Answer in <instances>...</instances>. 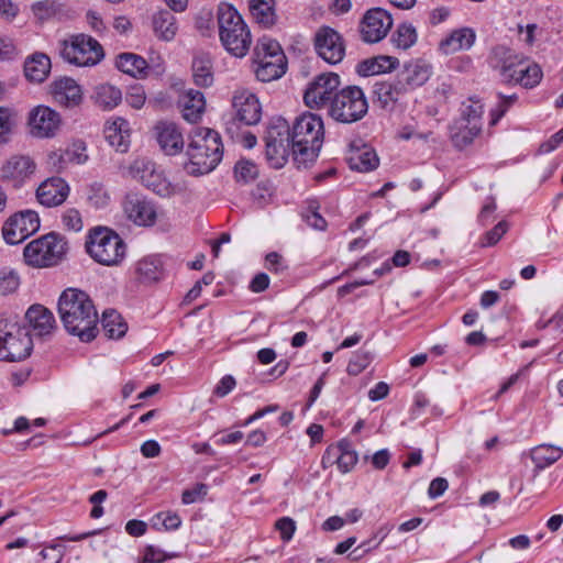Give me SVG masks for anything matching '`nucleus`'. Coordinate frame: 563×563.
<instances>
[{
  "instance_id": "1",
  "label": "nucleus",
  "mask_w": 563,
  "mask_h": 563,
  "mask_svg": "<svg viewBox=\"0 0 563 563\" xmlns=\"http://www.w3.org/2000/svg\"><path fill=\"white\" fill-rule=\"evenodd\" d=\"M57 310L65 330L90 342L97 336L98 312L87 292L79 288L65 289L58 299Z\"/></svg>"
},
{
  "instance_id": "2",
  "label": "nucleus",
  "mask_w": 563,
  "mask_h": 563,
  "mask_svg": "<svg viewBox=\"0 0 563 563\" xmlns=\"http://www.w3.org/2000/svg\"><path fill=\"white\" fill-rule=\"evenodd\" d=\"M184 164L185 170L195 176L208 174L221 162L223 145L218 132L199 128L190 137Z\"/></svg>"
},
{
  "instance_id": "3",
  "label": "nucleus",
  "mask_w": 563,
  "mask_h": 563,
  "mask_svg": "<svg viewBox=\"0 0 563 563\" xmlns=\"http://www.w3.org/2000/svg\"><path fill=\"white\" fill-rule=\"evenodd\" d=\"M290 131L294 161L298 165H307L316 161L324 136L321 117L305 112L296 119Z\"/></svg>"
},
{
  "instance_id": "4",
  "label": "nucleus",
  "mask_w": 563,
  "mask_h": 563,
  "mask_svg": "<svg viewBox=\"0 0 563 563\" xmlns=\"http://www.w3.org/2000/svg\"><path fill=\"white\" fill-rule=\"evenodd\" d=\"M218 25L221 44L234 57H244L251 47L252 35L240 13L228 3L218 9Z\"/></svg>"
},
{
  "instance_id": "5",
  "label": "nucleus",
  "mask_w": 563,
  "mask_h": 563,
  "mask_svg": "<svg viewBox=\"0 0 563 563\" xmlns=\"http://www.w3.org/2000/svg\"><path fill=\"white\" fill-rule=\"evenodd\" d=\"M85 250L98 264L117 266L125 257L126 245L114 230L107 227H95L87 233Z\"/></svg>"
},
{
  "instance_id": "6",
  "label": "nucleus",
  "mask_w": 563,
  "mask_h": 563,
  "mask_svg": "<svg viewBox=\"0 0 563 563\" xmlns=\"http://www.w3.org/2000/svg\"><path fill=\"white\" fill-rule=\"evenodd\" d=\"M68 251L69 244L66 236L49 232L27 243L23 250V257L29 266L48 268L65 261Z\"/></svg>"
},
{
  "instance_id": "7",
  "label": "nucleus",
  "mask_w": 563,
  "mask_h": 563,
  "mask_svg": "<svg viewBox=\"0 0 563 563\" xmlns=\"http://www.w3.org/2000/svg\"><path fill=\"white\" fill-rule=\"evenodd\" d=\"M59 54L65 62L79 67L95 66L104 57L101 44L84 33L73 34L60 41Z\"/></svg>"
},
{
  "instance_id": "8",
  "label": "nucleus",
  "mask_w": 563,
  "mask_h": 563,
  "mask_svg": "<svg viewBox=\"0 0 563 563\" xmlns=\"http://www.w3.org/2000/svg\"><path fill=\"white\" fill-rule=\"evenodd\" d=\"M368 111L364 91L357 86H346L336 91L328 110V115L340 123L360 121Z\"/></svg>"
},
{
  "instance_id": "9",
  "label": "nucleus",
  "mask_w": 563,
  "mask_h": 563,
  "mask_svg": "<svg viewBox=\"0 0 563 563\" xmlns=\"http://www.w3.org/2000/svg\"><path fill=\"white\" fill-rule=\"evenodd\" d=\"M33 350V341L24 327L18 322L0 321V361L21 362Z\"/></svg>"
},
{
  "instance_id": "10",
  "label": "nucleus",
  "mask_w": 563,
  "mask_h": 563,
  "mask_svg": "<svg viewBox=\"0 0 563 563\" xmlns=\"http://www.w3.org/2000/svg\"><path fill=\"white\" fill-rule=\"evenodd\" d=\"M266 157L275 168L285 165L292 156L291 131L288 122L278 117L271 120L265 134Z\"/></svg>"
},
{
  "instance_id": "11",
  "label": "nucleus",
  "mask_w": 563,
  "mask_h": 563,
  "mask_svg": "<svg viewBox=\"0 0 563 563\" xmlns=\"http://www.w3.org/2000/svg\"><path fill=\"white\" fill-rule=\"evenodd\" d=\"M340 76L335 73H322L316 76L303 93L305 104L310 109H327L328 111L334 95L340 91Z\"/></svg>"
},
{
  "instance_id": "12",
  "label": "nucleus",
  "mask_w": 563,
  "mask_h": 563,
  "mask_svg": "<svg viewBox=\"0 0 563 563\" xmlns=\"http://www.w3.org/2000/svg\"><path fill=\"white\" fill-rule=\"evenodd\" d=\"M132 178L141 181L145 187L161 197H170L176 187L165 177L163 172L155 168V164L146 158H136L130 166Z\"/></svg>"
},
{
  "instance_id": "13",
  "label": "nucleus",
  "mask_w": 563,
  "mask_h": 563,
  "mask_svg": "<svg viewBox=\"0 0 563 563\" xmlns=\"http://www.w3.org/2000/svg\"><path fill=\"white\" fill-rule=\"evenodd\" d=\"M41 225L37 212L20 211L11 216L2 227V235L8 244H19L38 231Z\"/></svg>"
},
{
  "instance_id": "14",
  "label": "nucleus",
  "mask_w": 563,
  "mask_h": 563,
  "mask_svg": "<svg viewBox=\"0 0 563 563\" xmlns=\"http://www.w3.org/2000/svg\"><path fill=\"white\" fill-rule=\"evenodd\" d=\"M24 322L31 339L34 336L42 341L52 339L58 329L53 311L41 303H34L26 309Z\"/></svg>"
},
{
  "instance_id": "15",
  "label": "nucleus",
  "mask_w": 563,
  "mask_h": 563,
  "mask_svg": "<svg viewBox=\"0 0 563 563\" xmlns=\"http://www.w3.org/2000/svg\"><path fill=\"white\" fill-rule=\"evenodd\" d=\"M314 49L328 64L335 65L345 56V43L342 35L330 26H321L314 34Z\"/></svg>"
},
{
  "instance_id": "16",
  "label": "nucleus",
  "mask_w": 563,
  "mask_h": 563,
  "mask_svg": "<svg viewBox=\"0 0 563 563\" xmlns=\"http://www.w3.org/2000/svg\"><path fill=\"white\" fill-rule=\"evenodd\" d=\"M393 26V18L388 11L382 8H373L366 11L361 25V37L366 43L382 41Z\"/></svg>"
},
{
  "instance_id": "17",
  "label": "nucleus",
  "mask_w": 563,
  "mask_h": 563,
  "mask_svg": "<svg viewBox=\"0 0 563 563\" xmlns=\"http://www.w3.org/2000/svg\"><path fill=\"white\" fill-rule=\"evenodd\" d=\"M232 107L235 118L245 125L257 124L262 118V106L255 93L249 89L241 88L234 91Z\"/></svg>"
},
{
  "instance_id": "18",
  "label": "nucleus",
  "mask_w": 563,
  "mask_h": 563,
  "mask_svg": "<svg viewBox=\"0 0 563 563\" xmlns=\"http://www.w3.org/2000/svg\"><path fill=\"white\" fill-rule=\"evenodd\" d=\"M62 119L58 112L46 106H38L30 113L29 125L33 136L53 137L59 130Z\"/></svg>"
},
{
  "instance_id": "19",
  "label": "nucleus",
  "mask_w": 563,
  "mask_h": 563,
  "mask_svg": "<svg viewBox=\"0 0 563 563\" xmlns=\"http://www.w3.org/2000/svg\"><path fill=\"white\" fill-rule=\"evenodd\" d=\"M123 210L128 219L140 227H152L157 219L155 205L135 194L125 197Z\"/></svg>"
},
{
  "instance_id": "20",
  "label": "nucleus",
  "mask_w": 563,
  "mask_h": 563,
  "mask_svg": "<svg viewBox=\"0 0 563 563\" xmlns=\"http://www.w3.org/2000/svg\"><path fill=\"white\" fill-rule=\"evenodd\" d=\"M489 64L504 84H512L515 79V71L521 64V55L515 51L499 45L492 49L489 56Z\"/></svg>"
},
{
  "instance_id": "21",
  "label": "nucleus",
  "mask_w": 563,
  "mask_h": 563,
  "mask_svg": "<svg viewBox=\"0 0 563 563\" xmlns=\"http://www.w3.org/2000/svg\"><path fill=\"white\" fill-rule=\"evenodd\" d=\"M154 133L159 148L166 155H177L183 151L184 136L176 123L159 121L154 126Z\"/></svg>"
},
{
  "instance_id": "22",
  "label": "nucleus",
  "mask_w": 563,
  "mask_h": 563,
  "mask_svg": "<svg viewBox=\"0 0 563 563\" xmlns=\"http://www.w3.org/2000/svg\"><path fill=\"white\" fill-rule=\"evenodd\" d=\"M356 463L357 454L352 450L350 442L346 440H341L336 445L329 446L321 461L323 468L336 464L342 473L350 472Z\"/></svg>"
},
{
  "instance_id": "23",
  "label": "nucleus",
  "mask_w": 563,
  "mask_h": 563,
  "mask_svg": "<svg viewBox=\"0 0 563 563\" xmlns=\"http://www.w3.org/2000/svg\"><path fill=\"white\" fill-rule=\"evenodd\" d=\"M35 167V163L29 156L13 155L2 165L0 177L19 187L34 174Z\"/></svg>"
},
{
  "instance_id": "24",
  "label": "nucleus",
  "mask_w": 563,
  "mask_h": 563,
  "mask_svg": "<svg viewBox=\"0 0 563 563\" xmlns=\"http://www.w3.org/2000/svg\"><path fill=\"white\" fill-rule=\"evenodd\" d=\"M69 185L60 177L44 180L36 190L38 202L47 208L63 205L69 196Z\"/></svg>"
},
{
  "instance_id": "25",
  "label": "nucleus",
  "mask_w": 563,
  "mask_h": 563,
  "mask_svg": "<svg viewBox=\"0 0 563 563\" xmlns=\"http://www.w3.org/2000/svg\"><path fill=\"white\" fill-rule=\"evenodd\" d=\"M432 74V67L424 60L417 59L404 66L397 74L409 91L424 85Z\"/></svg>"
},
{
  "instance_id": "26",
  "label": "nucleus",
  "mask_w": 563,
  "mask_h": 563,
  "mask_svg": "<svg viewBox=\"0 0 563 563\" xmlns=\"http://www.w3.org/2000/svg\"><path fill=\"white\" fill-rule=\"evenodd\" d=\"M54 100L67 108L80 104L82 91L80 86L73 78H62L53 84Z\"/></svg>"
},
{
  "instance_id": "27",
  "label": "nucleus",
  "mask_w": 563,
  "mask_h": 563,
  "mask_svg": "<svg viewBox=\"0 0 563 563\" xmlns=\"http://www.w3.org/2000/svg\"><path fill=\"white\" fill-rule=\"evenodd\" d=\"M104 137L117 151L126 152L130 144L129 122L120 117L108 121L104 126Z\"/></svg>"
},
{
  "instance_id": "28",
  "label": "nucleus",
  "mask_w": 563,
  "mask_h": 563,
  "mask_svg": "<svg viewBox=\"0 0 563 563\" xmlns=\"http://www.w3.org/2000/svg\"><path fill=\"white\" fill-rule=\"evenodd\" d=\"M183 118L189 123H197L205 112L206 100L201 91L189 89L178 101Z\"/></svg>"
},
{
  "instance_id": "29",
  "label": "nucleus",
  "mask_w": 563,
  "mask_h": 563,
  "mask_svg": "<svg viewBox=\"0 0 563 563\" xmlns=\"http://www.w3.org/2000/svg\"><path fill=\"white\" fill-rule=\"evenodd\" d=\"M374 92L380 104L384 108H388L400 101L410 91L397 76L391 81L376 82Z\"/></svg>"
},
{
  "instance_id": "30",
  "label": "nucleus",
  "mask_w": 563,
  "mask_h": 563,
  "mask_svg": "<svg viewBox=\"0 0 563 563\" xmlns=\"http://www.w3.org/2000/svg\"><path fill=\"white\" fill-rule=\"evenodd\" d=\"M192 79L196 86L208 88L214 81L213 60L208 53H198L191 63Z\"/></svg>"
},
{
  "instance_id": "31",
  "label": "nucleus",
  "mask_w": 563,
  "mask_h": 563,
  "mask_svg": "<svg viewBox=\"0 0 563 563\" xmlns=\"http://www.w3.org/2000/svg\"><path fill=\"white\" fill-rule=\"evenodd\" d=\"M476 40L475 31L471 27L454 30L440 42V49L449 55L463 49H470Z\"/></svg>"
},
{
  "instance_id": "32",
  "label": "nucleus",
  "mask_w": 563,
  "mask_h": 563,
  "mask_svg": "<svg viewBox=\"0 0 563 563\" xmlns=\"http://www.w3.org/2000/svg\"><path fill=\"white\" fill-rule=\"evenodd\" d=\"M135 272L137 276L146 282H159L169 277L168 271L157 256H147L136 263Z\"/></svg>"
},
{
  "instance_id": "33",
  "label": "nucleus",
  "mask_w": 563,
  "mask_h": 563,
  "mask_svg": "<svg viewBox=\"0 0 563 563\" xmlns=\"http://www.w3.org/2000/svg\"><path fill=\"white\" fill-rule=\"evenodd\" d=\"M481 131L478 125H471L464 119H456L450 126L451 141L456 148L463 150L473 143Z\"/></svg>"
},
{
  "instance_id": "34",
  "label": "nucleus",
  "mask_w": 563,
  "mask_h": 563,
  "mask_svg": "<svg viewBox=\"0 0 563 563\" xmlns=\"http://www.w3.org/2000/svg\"><path fill=\"white\" fill-rule=\"evenodd\" d=\"M152 22L154 33L159 40L169 42L175 38L178 24L174 13L167 10H161L153 15Z\"/></svg>"
},
{
  "instance_id": "35",
  "label": "nucleus",
  "mask_w": 563,
  "mask_h": 563,
  "mask_svg": "<svg viewBox=\"0 0 563 563\" xmlns=\"http://www.w3.org/2000/svg\"><path fill=\"white\" fill-rule=\"evenodd\" d=\"M51 70V59L43 53H35L24 63L25 77L35 82L44 81Z\"/></svg>"
},
{
  "instance_id": "36",
  "label": "nucleus",
  "mask_w": 563,
  "mask_h": 563,
  "mask_svg": "<svg viewBox=\"0 0 563 563\" xmlns=\"http://www.w3.org/2000/svg\"><path fill=\"white\" fill-rule=\"evenodd\" d=\"M376 153L368 146L362 148H352L347 156V163L351 169L357 172H369L378 166Z\"/></svg>"
},
{
  "instance_id": "37",
  "label": "nucleus",
  "mask_w": 563,
  "mask_h": 563,
  "mask_svg": "<svg viewBox=\"0 0 563 563\" xmlns=\"http://www.w3.org/2000/svg\"><path fill=\"white\" fill-rule=\"evenodd\" d=\"M92 99L102 110H112L121 103L122 92L111 84H100L95 87Z\"/></svg>"
},
{
  "instance_id": "38",
  "label": "nucleus",
  "mask_w": 563,
  "mask_h": 563,
  "mask_svg": "<svg viewBox=\"0 0 563 563\" xmlns=\"http://www.w3.org/2000/svg\"><path fill=\"white\" fill-rule=\"evenodd\" d=\"M117 67L132 77H145L147 74V62L133 53H122L117 57Z\"/></svg>"
},
{
  "instance_id": "39",
  "label": "nucleus",
  "mask_w": 563,
  "mask_h": 563,
  "mask_svg": "<svg viewBox=\"0 0 563 563\" xmlns=\"http://www.w3.org/2000/svg\"><path fill=\"white\" fill-rule=\"evenodd\" d=\"M101 325L106 336L109 339H121L128 331L126 322L123 320L122 316L113 309H108L102 312Z\"/></svg>"
},
{
  "instance_id": "40",
  "label": "nucleus",
  "mask_w": 563,
  "mask_h": 563,
  "mask_svg": "<svg viewBox=\"0 0 563 563\" xmlns=\"http://www.w3.org/2000/svg\"><path fill=\"white\" fill-rule=\"evenodd\" d=\"M255 64L256 68L254 69V73L256 78L263 82H269L280 78L285 74L287 60L286 56L277 55V58H275L274 62L265 60L263 63Z\"/></svg>"
},
{
  "instance_id": "41",
  "label": "nucleus",
  "mask_w": 563,
  "mask_h": 563,
  "mask_svg": "<svg viewBox=\"0 0 563 563\" xmlns=\"http://www.w3.org/2000/svg\"><path fill=\"white\" fill-rule=\"evenodd\" d=\"M563 450L560 446L552 444H540L534 446L530 456L536 465V468L543 470L561 459Z\"/></svg>"
},
{
  "instance_id": "42",
  "label": "nucleus",
  "mask_w": 563,
  "mask_h": 563,
  "mask_svg": "<svg viewBox=\"0 0 563 563\" xmlns=\"http://www.w3.org/2000/svg\"><path fill=\"white\" fill-rule=\"evenodd\" d=\"M250 12L255 22L264 27L274 25L276 21L274 0H250Z\"/></svg>"
},
{
  "instance_id": "43",
  "label": "nucleus",
  "mask_w": 563,
  "mask_h": 563,
  "mask_svg": "<svg viewBox=\"0 0 563 563\" xmlns=\"http://www.w3.org/2000/svg\"><path fill=\"white\" fill-rule=\"evenodd\" d=\"M417 30L411 23H401L391 35L393 44L400 49H408L416 44Z\"/></svg>"
},
{
  "instance_id": "44",
  "label": "nucleus",
  "mask_w": 563,
  "mask_h": 563,
  "mask_svg": "<svg viewBox=\"0 0 563 563\" xmlns=\"http://www.w3.org/2000/svg\"><path fill=\"white\" fill-rule=\"evenodd\" d=\"M258 176L256 164L249 159H240L234 166V177L236 181L249 184L254 181Z\"/></svg>"
},
{
  "instance_id": "45",
  "label": "nucleus",
  "mask_w": 563,
  "mask_h": 563,
  "mask_svg": "<svg viewBox=\"0 0 563 563\" xmlns=\"http://www.w3.org/2000/svg\"><path fill=\"white\" fill-rule=\"evenodd\" d=\"M484 109L481 101L470 99L468 103H463L461 115L459 119H464L471 125H478L482 129V115Z\"/></svg>"
},
{
  "instance_id": "46",
  "label": "nucleus",
  "mask_w": 563,
  "mask_h": 563,
  "mask_svg": "<svg viewBox=\"0 0 563 563\" xmlns=\"http://www.w3.org/2000/svg\"><path fill=\"white\" fill-rule=\"evenodd\" d=\"M266 55H273L277 58V55L285 56L279 43L271 37H261L254 48V56L265 58Z\"/></svg>"
},
{
  "instance_id": "47",
  "label": "nucleus",
  "mask_w": 563,
  "mask_h": 563,
  "mask_svg": "<svg viewBox=\"0 0 563 563\" xmlns=\"http://www.w3.org/2000/svg\"><path fill=\"white\" fill-rule=\"evenodd\" d=\"M87 199L96 208L106 207L109 202V195L101 183H92L87 188Z\"/></svg>"
},
{
  "instance_id": "48",
  "label": "nucleus",
  "mask_w": 563,
  "mask_h": 563,
  "mask_svg": "<svg viewBox=\"0 0 563 563\" xmlns=\"http://www.w3.org/2000/svg\"><path fill=\"white\" fill-rule=\"evenodd\" d=\"M62 223L65 230L80 232L84 228L81 213L76 208H68L62 213Z\"/></svg>"
},
{
  "instance_id": "49",
  "label": "nucleus",
  "mask_w": 563,
  "mask_h": 563,
  "mask_svg": "<svg viewBox=\"0 0 563 563\" xmlns=\"http://www.w3.org/2000/svg\"><path fill=\"white\" fill-rule=\"evenodd\" d=\"M13 126V112L9 108L0 107V145L9 142Z\"/></svg>"
},
{
  "instance_id": "50",
  "label": "nucleus",
  "mask_w": 563,
  "mask_h": 563,
  "mask_svg": "<svg viewBox=\"0 0 563 563\" xmlns=\"http://www.w3.org/2000/svg\"><path fill=\"white\" fill-rule=\"evenodd\" d=\"M59 158L64 162L84 164L88 159V155L86 153V146L82 142H77L71 145V147L67 148Z\"/></svg>"
},
{
  "instance_id": "51",
  "label": "nucleus",
  "mask_w": 563,
  "mask_h": 563,
  "mask_svg": "<svg viewBox=\"0 0 563 563\" xmlns=\"http://www.w3.org/2000/svg\"><path fill=\"white\" fill-rule=\"evenodd\" d=\"M517 95L504 96L499 95V102L495 109L490 111V124L495 125L508 111V109L517 101Z\"/></svg>"
},
{
  "instance_id": "52",
  "label": "nucleus",
  "mask_w": 563,
  "mask_h": 563,
  "mask_svg": "<svg viewBox=\"0 0 563 563\" xmlns=\"http://www.w3.org/2000/svg\"><path fill=\"white\" fill-rule=\"evenodd\" d=\"M371 363V355L368 352L360 351L353 355L347 364V373L350 375H358L362 373Z\"/></svg>"
},
{
  "instance_id": "53",
  "label": "nucleus",
  "mask_w": 563,
  "mask_h": 563,
  "mask_svg": "<svg viewBox=\"0 0 563 563\" xmlns=\"http://www.w3.org/2000/svg\"><path fill=\"white\" fill-rule=\"evenodd\" d=\"M508 230L506 221L498 222L492 230L487 231L481 241L484 247L497 244Z\"/></svg>"
},
{
  "instance_id": "54",
  "label": "nucleus",
  "mask_w": 563,
  "mask_h": 563,
  "mask_svg": "<svg viewBox=\"0 0 563 563\" xmlns=\"http://www.w3.org/2000/svg\"><path fill=\"white\" fill-rule=\"evenodd\" d=\"M542 78V70L537 64H531L525 68V76L519 78V85L525 88H533Z\"/></svg>"
},
{
  "instance_id": "55",
  "label": "nucleus",
  "mask_w": 563,
  "mask_h": 563,
  "mask_svg": "<svg viewBox=\"0 0 563 563\" xmlns=\"http://www.w3.org/2000/svg\"><path fill=\"white\" fill-rule=\"evenodd\" d=\"M145 100V90L141 85L131 86L125 95L126 103L137 110L144 106Z\"/></svg>"
},
{
  "instance_id": "56",
  "label": "nucleus",
  "mask_w": 563,
  "mask_h": 563,
  "mask_svg": "<svg viewBox=\"0 0 563 563\" xmlns=\"http://www.w3.org/2000/svg\"><path fill=\"white\" fill-rule=\"evenodd\" d=\"M158 523L166 530H176L181 525V519L176 512H159L154 517V525Z\"/></svg>"
},
{
  "instance_id": "57",
  "label": "nucleus",
  "mask_w": 563,
  "mask_h": 563,
  "mask_svg": "<svg viewBox=\"0 0 563 563\" xmlns=\"http://www.w3.org/2000/svg\"><path fill=\"white\" fill-rule=\"evenodd\" d=\"M43 560H48V563H60L65 555V548L59 543H53L40 552Z\"/></svg>"
},
{
  "instance_id": "58",
  "label": "nucleus",
  "mask_w": 563,
  "mask_h": 563,
  "mask_svg": "<svg viewBox=\"0 0 563 563\" xmlns=\"http://www.w3.org/2000/svg\"><path fill=\"white\" fill-rule=\"evenodd\" d=\"M173 556L174 555H168L163 550L154 545H148L145 548L142 561L140 563H163Z\"/></svg>"
},
{
  "instance_id": "59",
  "label": "nucleus",
  "mask_w": 563,
  "mask_h": 563,
  "mask_svg": "<svg viewBox=\"0 0 563 563\" xmlns=\"http://www.w3.org/2000/svg\"><path fill=\"white\" fill-rule=\"evenodd\" d=\"M208 492V487L205 484H197L192 489H186L181 494V501L185 505H190L201 500Z\"/></svg>"
},
{
  "instance_id": "60",
  "label": "nucleus",
  "mask_w": 563,
  "mask_h": 563,
  "mask_svg": "<svg viewBox=\"0 0 563 563\" xmlns=\"http://www.w3.org/2000/svg\"><path fill=\"white\" fill-rule=\"evenodd\" d=\"M275 528L279 531L283 541H289L296 530V522L289 517H283L275 523Z\"/></svg>"
},
{
  "instance_id": "61",
  "label": "nucleus",
  "mask_w": 563,
  "mask_h": 563,
  "mask_svg": "<svg viewBox=\"0 0 563 563\" xmlns=\"http://www.w3.org/2000/svg\"><path fill=\"white\" fill-rule=\"evenodd\" d=\"M32 12L38 20H47L55 13L54 3L48 0L38 1L32 5Z\"/></svg>"
},
{
  "instance_id": "62",
  "label": "nucleus",
  "mask_w": 563,
  "mask_h": 563,
  "mask_svg": "<svg viewBox=\"0 0 563 563\" xmlns=\"http://www.w3.org/2000/svg\"><path fill=\"white\" fill-rule=\"evenodd\" d=\"M16 47L13 40L8 36H0V60H10L16 56Z\"/></svg>"
},
{
  "instance_id": "63",
  "label": "nucleus",
  "mask_w": 563,
  "mask_h": 563,
  "mask_svg": "<svg viewBox=\"0 0 563 563\" xmlns=\"http://www.w3.org/2000/svg\"><path fill=\"white\" fill-rule=\"evenodd\" d=\"M235 385H236V382H235L234 377L231 375H225L220 379V382L216 386L213 394L216 396L222 398V397L227 396L230 391H232L234 389Z\"/></svg>"
},
{
  "instance_id": "64",
  "label": "nucleus",
  "mask_w": 563,
  "mask_h": 563,
  "mask_svg": "<svg viewBox=\"0 0 563 563\" xmlns=\"http://www.w3.org/2000/svg\"><path fill=\"white\" fill-rule=\"evenodd\" d=\"M376 65H377L376 57L363 60L357 66V73L362 76H372V75L380 74L382 68H379V66H376Z\"/></svg>"
}]
</instances>
